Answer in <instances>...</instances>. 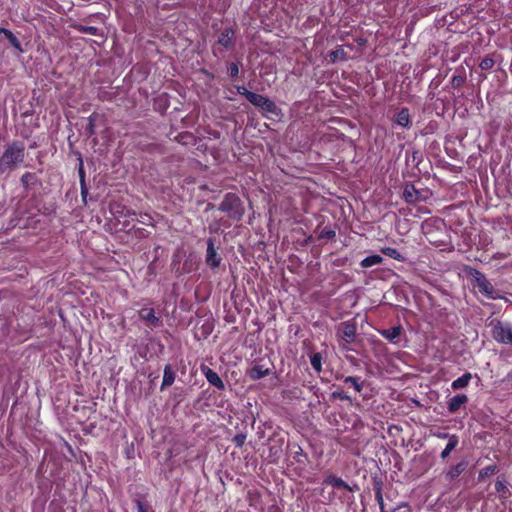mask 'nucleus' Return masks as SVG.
Returning a JSON list of instances; mask_svg holds the SVG:
<instances>
[{"label":"nucleus","mask_w":512,"mask_h":512,"mask_svg":"<svg viewBox=\"0 0 512 512\" xmlns=\"http://www.w3.org/2000/svg\"><path fill=\"white\" fill-rule=\"evenodd\" d=\"M25 159V145L20 141L8 144L0 157V174L11 173Z\"/></svg>","instance_id":"obj_1"},{"label":"nucleus","mask_w":512,"mask_h":512,"mask_svg":"<svg viewBox=\"0 0 512 512\" xmlns=\"http://www.w3.org/2000/svg\"><path fill=\"white\" fill-rule=\"evenodd\" d=\"M218 210L225 213L231 220L239 222L245 214V207L240 197L235 193H226Z\"/></svg>","instance_id":"obj_2"},{"label":"nucleus","mask_w":512,"mask_h":512,"mask_svg":"<svg viewBox=\"0 0 512 512\" xmlns=\"http://www.w3.org/2000/svg\"><path fill=\"white\" fill-rule=\"evenodd\" d=\"M469 275L473 278L474 285L478 288L481 294L492 300L502 298V296L499 294V291L494 288V286L482 272L471 268Z\"/></svg>","instance_id":"obj_3"},{"label":"nucleus","mask_w":512,"mask_h":512,"mask_svg":"<svg viewBox=\"0 0 512 512\" xmlns=\"http://www.w3.org/2000/svg\"><path fill=\"white\" fill-rule=\"evenodd\" d=\"M235 46V30L232 27L224 28L218 35L216 45L212 46V53L216 57L223 54V49L232 50Z\"/></svg>","instance_id":"obj_4"},{"label":"nucleus","mask_w":512,"mask_h":512,"mask_svg":"<svg viewBox=\"0 0 512 512\" xmlns=\"http://www.w3.org/2000/svg\"><path fill=\"white\" fill-rule=\"evenodd\" d=\"M491 334L495 341L502 344H512V327L509 323H503L494 319L490 322Z\"/></svg>","instance_id":"obj_5"},{"label":"nucleus","mask_w":512,"mask_h":512,"mask_svg":"<svg viewBox=\"0 0 512 512\" xmlns=\"http://www.w3.org/2000/svg\"><path fill=\"white\" fill-rule=\"evenodd\" d=\"M426 193H428V191H426ZM402 197L408 204H416L428 199V195L425 194V191L418 190L412 183L405 184Z\"/></svg>","instance_id":"obj_6"},{"label":"nucleus","mask_w":512,"mask_h":512,"mask_svg":"<svg viewBox=\"0 0 512 512\" xmlns=\"http://www.w3.org/2000/svg\"><path fill=\"white\" fill-rule=\"evenodd\" d=\"M206 243H207V250H206V256H205V262L212 270H215L220 266L222 258L216 251L214 238H212V237L208 238Z\"/></svg>","instance_id":"obj_7"},{"label":"nucleus","mask_w":512,"mask_h":512,"mask_svg":"<svg viewBox=\"0 0 512 512\" xmlns=\"http://www.w3.org/2000/svg\"><path fill=\"white\" fill-rule=\"evenodd\" d=\"M323 483L326 485H330L337 490H346L350 492L352 495H354V492L359 491L360 489L356 483L353 485H349L342 478L334 474H329L327 477H325Z\"/></svg>","instance_id":"obj_8"},{"label":"nucleus","mask_w":512,"mask_h":512,"mask_svg":"<svg viewBox=\"0 0 512 512\" xmlns=\"http://www.w3.org/2000/svg\"><path fill=\"white\" fill-rule=\"evenodd\" d=\"M284 438L280 437L276 434L269 437L268 439V457L271 459V462H277V460L281 457L283 452Z\"/></svg>","instance_id":"obj_9"},{"label":"nucleus","mask_w":512,"mask_h":512,"mask_svg":"<svg viewBox=\"0 0 512 512\" xmlns=\"http://www.w3.org/2000/svg\"><path fill=\"white\" fill-rule=\"evenodd\" d=\"M140 320L144 321L146 326L151 329L158 328L163 325L160 317L155 315L153 308L144 307L138 311Z\"/></svg>","instance_id":"obj_10"},{"label":"nucleus","mask_w":512,"mask_h":512,"mask_svg":"<svg viewBox=\"0 0 512 512\" xmlns=\"http://www.w3.org/2000/svg\"><path fill=\"white\" fill-rule=\"evenodd\" d=\"M75 155L78 160V175H79V180H80L81 197H82V201L84 203H86L87 196H88V187L86 184V173H85V169H84V161H83L82 154L80 152H78V151L75 152Z\"/></svg>","instance_id":"obj_11"},{"label":"nucleus","mask_w":512,"mask_h":512,"mask_svg":"<svg viewBox=\"0 0 512 512\" xmlns=\"http://www.w3.org/2000/svg\"><path fill=\"white\" fill-rule=\"evenodd\" d=\"M338 333L346 343H352L356 336V324L351 321L340 323Z\"/></svg>","instance_id":"obj_12"},{"label":"nucleus","mask_w":512,"mask_h":512,"mask_svg":"<svg viewBox=\"0 0 512 512\" xmlns=\"http://www.w3.org/2000/svg\"><path fill=\"white\" fill-rule=\"evenodd\" d=\"M201 372L206 377L208 383L214 387H216L220 391L225 390V384L220 376L211 368L206 365L201 366Z\"/></svg>","instance_id":"obj_13"},{"label":"nucleus","mask_w":512,"mask_h":512,"mask_svg":"<svg viewBox=\"0 0 512 512\" xmlns=\"http://www.w3.org/2000/svg\"><path fill=\"white\" fill-rule=\"evenodd\" d=\"M4 40H7L18 54H22L24 52L21 42L15 34L11 30L0 27V42Z\"/></svg>","instance_id":"obj_14"},{"label":"nucleus","mask_w":512,"mask_h":512,"mask_svg":"<svg viewBox=\"0 0 512 512\" xmlns=\"http://www.w3.org/2000/svg\"><path fill=\"white\" fill-rule=\"evenodd\" d=\"M468 467V462L465 460L451 466L445 473V479L449 482L456 480Z\"/></svg>","instance_id":"obj_15"},{"label":"nucleus","mask_w":512,"mask_h":512,"mask_svg":"<svg viewBox=\"0 0 512 512\" xmlns=\"http://www.w3.org/2000/svg\"><path fill=\"white\" fill-rule=\"evenodd\" d=\"M271 374V369L263 364H256L247 370L246 375L251 380H259Z\"/></svg>","instance_id":"obj_16"},{"label":"nucleus","mask_w":512,"mask_h":512,"mask_svg":"<svg viewBox=\"0 0 512 512\" xmlns=\"http://www.w3.org/2000/svg\"><path fill=\"white\" fill-rule=\"evenodd\" d=\"M468 402V397L465 394H457L451 397L447 402V409L449 413H456L463 405Z\"/></svg>","instance_id":"obj_17"},{"label":"nucleus","mask_w":512,"mask_h":512,"mask_svg":"<svg viewBox=\"0 0 512 512\" xmlns=\"http://www.w3.org/2000/svg\"><path fill=\"white\" fill-rule=\"evenodd\" d=\"M176 378V372L173 370L170 364H167L164 367L163 380L160 387V390L163 391L166 388L170 387Z\"/></svg>","instance_id":"obj_18"},{"label":"nucleus","mask_w":512,"mask_h":512,"mask_svg":"<svg viewBox=\"0 0 512 512\" xmlns=\"http://www.w3.org/2000/svg\"><path fill=\"white\" fill-rule=\"evenodd\" d=\"M402 331H403V328L400 325H398V326H394L390 329H383L380 331V334L386 340H388L392 343H396V340L400 337Z\"/></svg>","instance_id":"obj_19"},{"label":"nucleus","mask_w":512,"mask_h":512,"mask_svg":"<svg viewBox=\"0 0 512 512\" xmlns=\"http://www.w3.org/2000/svg\"><path fill=\"white\" fill-rule=\"evenodd\" d=\"M22 186L28 190L40 184V180L35 173L26 172L22 175L21 179Z\"/></svg>","instance_id":"obj_20"},{"label":"nucleus","mask_w":512,"mask_h":512,"mask_svg":"<svg viewBox=\"0 0 512 512\" xmlns=\"http://www.w3.org/2000/svg\"><path fill=\"white\" fill-rule=\"evenodd\" d=\"M260 109L264 113H271L276 116H278L281 112L280 108L275 104V102L267 97H264Z\"/></svg>","instance_id":"obj_21"},{"label":"nucleus","mask_w":512,"mask_h":512,"mask_svg":"<svg viewBox=\"0 0 512 512\" xmlns=\"http://www.w3.org/2000/svg\"><path fill=\"white\" fill-rule=\"evenodd\" d=\"M459 444V437L455 434L451 435V437H449V441L446 445V447L443 449V451L441 452V459H446L450 453L458 446Z\"/></svg>","instance_id":"obj_22"},{"label":"nucleus","mask_w":512,"mask_h":512,"mask_svg":"<svg viewBox=\"0 0 512 512\" xmlns=\"http://www.w3.org/2000/svg\"><path fill=\"white\" fill-rule=\"evenodd\" d=\"M472 379V374L470 372L464 373L461 377L457 378L451 383V388L453 390H459L465 388Z\"/></svg>","instance_id":"obj_23"},{"label":"nucleus","mask_w":512,"mask_h":512,"mask_svg":"<svg viewBox=\"0 0 512 512\" xmlns=\"http://www.w3.org/2000/svg\"><path fill=\"white\" fill-rule=\"evenodd\" d=\"M176 140L182 145H195L197 143V138L193 133L189 131L181 132L176 136Z\"/></svg>","instance_id":"obj_24"},{"label":"nucleus","mask_w":512,"mask_h":512,"mask_svg":"<svg viewBox=\"0 0 512 512\" xmlns=\"http://www.w3.org/2000/svg\"><path fill=\"white\" fill-rule=\"evenodd\" d=\"M295 447L297 449L293 453V459L298 463L300 468H304L308 462V456L300 446L295 445Z\"/></svg>","instance_id":"obj_25"},{"label":"nucleus","mask_w":512,"mask_h":512,"mask_svg":"<svg viewBox=\"0 0 512 512\" xmlns=\"http://www.w3.org/2000/svg\"><path fill=\"white\" fill-rule=\"evenodd\" d=\"M396 122L400 126L409 127L411 121H410V114H409L408 108H402L397 113Z\"/></svg>","instance_id":"obj_26"},{"label":"nucleus","mask_w":512,"mask_h":512,"mask_svg":"<svg viewBox=\"0 0 512 512\" xmlns=\"http://www.w3.org/2000/svg\"><path fill=\"white\" fill-rule=\"evenodd\" d=\"M382 261H383V258L380 255L374 254V255L365 257L361 261L360 265L363 268H368V267H372L374 265L380 264Z\"/></svg>","instance_id":"obj_27"},{"label":"nucleus","mask_w":512,"mask_h":512,"mask_svg":"<svg viewBox=\"0 0 512 512\" xmlns=\"http://www.w3.org/2000/svg\"><path fill=\"white\" fill-rule=\"evenodd\" d=\"M343 381L346 384H350L356 392H361L364 387V381H361L359 377L347 376Z\"/></svg>","instance_id":"obj_28"},{"label":"nucleus","mask_w":512,"mask_h":512,"mask_svg":"<svg viewBox=\"0 0 512 512\" xmlns=\"http://www.w3.org/2000/svg\"><path fill=\"white\" fill-rule=\"evenodd\" d=\"M498 472L497 465H489L479 471L478 480L483 481L485 478L490 477Z\"/></svg>","instance_id":"obj_29"},{"label":"nucleus","mask_w":512,"mask_h":512,"mask_svg":"<svg viewBox=\"0 0 512 512\" xmlns=\"http://www.w3.org/2000/svg\"><path fill=\"white\" fill-rule=\"evenodd\" d=\"M340 494L338 495V499L341 503L346 504L351 507L355 503V497L350 492L346 490H340Z\"/></svg>","instance_id":"obj_30"},{"label":"nucleus","mask_w":512,"mask_h":512,"mask_svg":"<svg viewBox=\"0 0 512 512\" xmlns=\"http://www.w3.org/2000/svg\"><path fill=\"white\" fill-rule=\"evenodd\" d=\"M495 490L501 494L502 497L507 498L511 495L508 490L507 484L505 480H500L499 478L495 482Z\"/></svg>","instance_id":"obj_31"},{"label":"nucleus","mask_w":512,"mask_h":512,"mask_svg":"<svg viewBox=\"0 0 512 512\" xmlns=\"http://www.w3.org/2000/svg\"><path fill=\"white\" fill-rule=\"evenodd\" d=\"M74 28L80 33L90 34V35H94V36L100 34L99 33L100 30L94 26H86V25H82V24H77L74 26Z\"/></svg>","instance_id":"obj_32"},{"label":"nucleus","mask_w":512,"mask_h":512,"mask_svg":"<svg viewBox=\"0 0 512 512\" xmlns=\"http://www.w3.org/2000/svg\"><path fill=\"white\" fill-rule=\"evenodd\" d=\"M96 119H97V114L96 113H92L89 117H88V124L85 128V133L88 137H91L93 136L96 131H95V122H96Z\"/></svg>","instance_id":"obj_33"},{"label":"nucleus","mask_w":512,"mask_h":512,"mask_svg":"<svg viewBox=\"0 0 512 512\" xmlns=\"http://www.w3.org/2000/svg\"><path fill=\"white\" fill-rule=\"evenodd\" d=\"M422 160V153L419 150H413V151H406V162L409 163L410 161L414 163L416 166L419 164V162Z\"/></svg>","instance_id":"obj_34"},{"label":"nucleus","mask_w":512,"mask_h":512,"mask_svg":"<svg viewBox=\"0 0 512 512\" xmlns=\"http://www.w3.org/2000/svg\"><path fill=\"white\" fill-rule=\"evenodd\" d=\"M382 252H383V254H385L386 256H388L392 259H395L398 261L404 260V257L402 256V254L396 248L385 247L382 249Z\"/></svg>","instance_id":"obj_35"},{"label":"nucleus","mask_w":512,"mask_h":512,"mask_svg":"<svg viewBox=\"0 0 512 512\" xmlns=\"http://www.w3.org/2000/svg\"><path fill=\"white\" fill-rule=\"evenodd\" d=\"M310 363H311V366L313 367V369L316 371V372H321L322 370V356L320 353H314L310 356Z\"/></svg>","instance_id":"obj_36"},{"label":"nucleus","mask_w":512,"mask_h":512,"mask_svg":"<svg viewBox=\"0 0 512 512\" xmlns=\"http://www.w3.org/2000/svg\"><path fill=\"white\" fill-rule=\"evenodd\" d=\"M346 52L342 48H338L329 53V59L332 63H335L338 60H346Z\"/></svg>","instance_id":"obj_37"},{"label":"nucleus","mask_w":512,"mask_h":512,"mask_svg":"<svg viewBox=\"0 0 512 512\" xmlns=\"http://www.w3.org/2000/svg\"><path fill=\"white\" fill-rule=\"evenodd\" d=\"M265 96L263 95H260V94H257L255 92H250L247 94V97L246 99L252 104L254 105L255 107H258L260 108L261 106V103L263 101Z\"/></svg>","instance_id":"obj_38"},{"label":"nucleus","mask_w":512,"mask_h":512,"mask_svg":"<svg viewBox=\"0 0 512 512\" xmlns=\"http://www.w3.org/2000/svg\"><path fill=\"white\" fill-rule=\"evenodd\" d=\"M336 236V231L328 226L324 227L318 235L319 239L333 240Z\"/></svg>","instance_id":"obj_39"},{"label":"nucleus","mask_w":512,"mask_h":512,"mask_svg":"<svg viewBox=\"0 0 512 512\" xmlns=\"http://www.w3.org/2000/svg\"><path fill=\"white\" fill-rule=\"evenodd\" d=\"M495 64V61L492 57H489V56H486L485 58H483L481 60V62L479 63V67L482 69V70H490L493 68Z\"/></svg>","instance_id":"obj_40"},{"label":"nucleus","mask_w":512,"mask_h":512,"mask_svg":"<svg viewBox=\"0 0 512 512\" xmlns=\"http://www.w3.org/2000/svg\"><path fill=\"white\" fill-rule=\"evenodd\" d=\"M465 76L463 75H453L451 79V84L453 88H460L465 83Z\"/></svg>","instance_id":"obj_41"},{"label":"nucleus","mask_w":512,"mask_h":512,"mask_svg":"<svg viewBox=\"0 0 512 512\" xmlns=\"http://www.w3.org/2000/svg\"><path fill=\"white\" fill-rule=\"evenodd\" d=\"M246 440V434L244 433H238L232 438V442L235 444L236 447L241 448Z\"/></svg>","instance_id":"obj_42"},{"label":"nucleus","mask_w":512,"mask_h":512,"mask_svg":"<svg viewBox=\"0 0 512 512\" xmlns=\"http://www.w3.org/2000/svg\"><path fill=\"white\" fill-rule=\"evenodd\" d=\"M331 397H332L333 399L346 400V401H349V402H351V401H352V400H351V397H350V396H348V395H347L344 391H342V390H336V391L332 392Z\"/></svg>","instance_id":"obj_43"},{"label":"nucleus","mask_w":512,"mask_h":512,"mask_svg":"<svg viewBox=\"0 0 512 512\" xmlns=\"http://www.w3.org/2000/svg\"><path fill=\"white\" fill-rule=\"evenodd\" d=\"M228 72L231 78H236L239 75V63L232 62L229 65Z\"/></svg>","instance_id":"obj_44"},{"label":"nucleus","mask_w":512,"mask_h":512,"mask_svg":"<svg viewBox=\"0 0 512 512\" xmlns=\"http://www.w3.org/2000/svg\"><path fill=\"white\" fill-rule=\"evenodd\" d=\"M382 489H383V481L381 478H378V477H375L373 479V490L375 493H377V491H380L382 492Z\"/></svg>","instance_id":"obj_45"},{"label":"nucleus","mask_w":512,"mask_h":512,"mask_svg":"<svg viewBox=\"0 0 512 512\" xmlns=\"http://www.w3.org/2000/svg\"><path fill=\"white\" fill-rule=\"evenodd\" d=\"M138 512H148V506L141 500H135Z\"/></svg>","instance_id":"obj_46"},{"label":"nucleus","mask_w":512,"mask_h":512,"mask_svg":"<svg viewBox=\"0 0 512 512\" xmlns=\"http://www.w3.org/2000/svg\"><path fill=\"white\" fill-rule=\"evenodd\" d=\"M135 235L138 238H145V237L148 236V232L145 229H143V228H137L135 230Z\"/></svg>","instance_id":"obj_47"},{"label":"nucleus","mask_w":512,"mask_h":512,"mask_svg":"<svg viewBox=\"0 0 512 512\" xmlns=\"http://www.w3.org/2000/svg\"><path fill=\"white\" fill-rule=\"evenodd\" d=\"M140 222H141L142 224H145V225H150V224H152V218H151V216H150V215H148V214H144V215H141V220H140Z\"/></svg>","instance_id":"obj_48"},{"label":"nucleus","mask_w":512,"mask_h":512,"mask_svg":"<svg viewBox=\"0 0 512 512\" xmlns=\"http://www.w3.org/2000/svg\"><path fill=\"white\" fill-rule=\"evenodd\" d=\"M236 89H237L238 94L244 96L245 98L247 97V94L251 92L248 89H246L244 86H237Z\"/></svg>","instance_id":"obj_49"},{"label":"nucleus","mask_w":512,"mask_h":512,"mask_svg":"<svg viewBox=\"0 0 512 512\" xmlns=\"http://www.w3.org/2000/svg\"><path fill=\"white\" fill-rule=\"evenodd\" d=\"M375 499H376L377 503L379 504V507L384 505V499H383L382 492L377 491V493H375Z\"/></svg>","instance_id":"obj_50"},{"label":"nucleus","mask_w":512,"mask_h":512,"mask_svg":"<svg viewBox=\"0 0 512 512\" xmlns=\"http://www.w3.org/2000/svg\"><path fill=\"white\" fill-rule=\"evenodd\" d=\"M402 506H406V503H402V504L398 505L396 508H393L391 511H387L385 509V505H383V506H380V512H395L397 509L401 508Z\"/></svg>","instance_id":"obj_51"},{"label":"nucleus","mask_w":512,"mask_h":512,"mask_svg":"<svg viewBox=\"0 0 512 512\" xmlns=\"http://www.w3.org/2000/svg\"><path fill=\"white\" fill-rule=\"evenodd\" d=\"M436 436L438 438L448 439V440H449V437H451V435L449 433H446V432H439V433L436 434Z\"/></svg>","instance_id":"obj_52"},{"label":"nucleus","mask_w":512,"mask_h":512,"mask_svg":"<svg viewBox=\"0 0 512 512\" xmlns=\"http://www.w3.org/2000/svg\"><path fill=\"white\" fill-rule=\"evenodd\" d=\"M34 147H36L35 143L30 146V148H34Z\"/></svg>","instance_id":"obj_53"},{"label":"nucleus","mask_w":512,"mask_h":512,"mask_svg":"<svg viewBox=\"0 0 512 512\" xmlns=\"http://www.w3.org/2000/svg\"><path fill=\"white\" fill-rule=\"evenodd\" d=\"M158 249H160V246H157V247L155 248V252H157V251H158Z\"/></svg>","instance_id":"obj_54"}]
</instances>
